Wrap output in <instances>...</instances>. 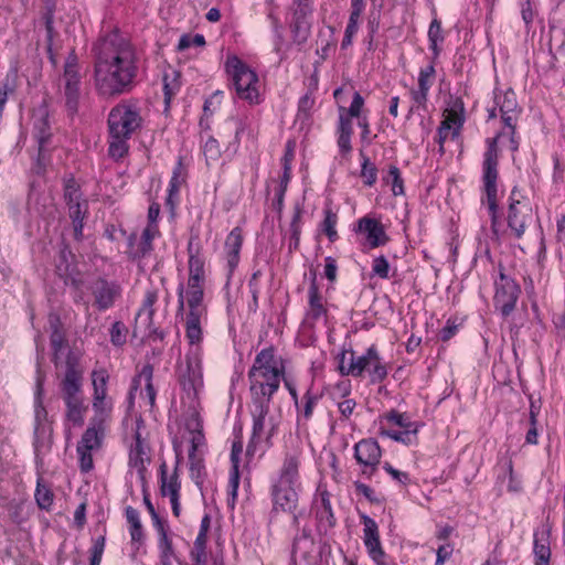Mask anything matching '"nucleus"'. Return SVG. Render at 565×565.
I'll use <instances>...</instances> for the list:
<instances>
[{"mask_svg": "<svg viewBox=\"0 0 565 565\" xmlns=\"http://www.w3.org/2000/svg\"><path fill=\"white\" fill-rule=\"evenodd\" d=\"M301 457L302 451L298 447L286 450L275 482L300 486Z\"/></svg>", "mask_w": 565, "mask_h": 565, "instance_id": "18", "label": "nucleus"}, {"mask_svg": "<svg viewBox=\"0 0 565 565\" xmlns=\"http://www.w3.org/2000/svg\"><path fill=\"white\" fill-rule=\"evenodd\" d=\"M494 102L500 110L503 125L508 128H516L521 108L518 106L515 93L512 89H508L501 95H495Z\"/></svg>", "mask_w": 565, "mask_h": 565, "instance_id": "21", "label": "nucleus"}, {"mask_svg": "<svg viewBox=\"0 0 565 565\" xmlns=\"http://www.w3.org/2000/svg\"><path fill=\"white\" fill-rule=\"evenodd\" d=\"M243 245V235L239 227H234L225 239L227 265L233 270L239 262V252Z\"/></svg>", "mask_w": 565, "mask_h": 565, "instance_id": "29", "label": "nucleus"}, {"mask_svg": "<svg viewBox=\"0 0 565 565\" xmlns=\"http://www.w3.org/2000/svg\"><path fill=\"white\" fill-rule=\"evenodd\" d=\"M308 305L309 309L307 317L312 321H318L321 317L327 316V308L323 303V298L320 294L316 278H313L308 288Z\"/></svg>", "mask_w": 565, "mask_h": 565, "instance_id": "28", "label": "nucleus"}, {"mask_svg": "<svg viewBox=\"0 0 565 565\" xmlns=\"http://www.w3.org/2000/svg\"><path fill=\"white\" fill-rule=\"evenodd\" d=\"M178 311L184 310V301L189 308L188 312L206 313V307L203 305L204 291H185L182 282L178 286Z\"/></svg>", "mask_w": 565, "mask_h": 565, "instance_id": "26", "label": "nucleus"}, {"mask_svg": "<svg viewBox=\"0 0 565 565\" xmlns=\"http://www.w3.org/2000/svg\"><path fill=\"white\" fill-rule=\"evenodd\" d=\"M43 392V385L42 380L38 379L36 384V409H35V427L33 433V448H34V455H35V462L38 466H43V458L42 455L44 452H47L51 449V436L45 438V427L40 422V415L43 413L46 414V411L42 406L41 395Z\"/></svg>", "mask_w": 565, "mask_h": 565, "instance_id": "14", "label": "nucleus"}, {"mask_svg": "<svg viewBox=\"0 0 565 565\" xmlns=\"http://www.w3.org/2000/svg\"><path fill=\"white\" fill-rule=\"evenodd\" d=\"M58 275L64 279V282L71 286L77 294L75 300L83 299V288L85 287V280L76 271V267L71 265L66 258V250L63 249L60 254V263L56 266Z\"/></svg>", "mask_w": 565, "mask_h": 565, "instance_id": "25", "label": "nucleus"}, {"mask_svg": "<svg viewBox=\"0 0 565 565\" xmlns=\"http://www.w3.org/2000/svg\"><path fill=\"white\" fill-rule=\"evenodd\" d=\"M110 342L115 347H121L126 343L128 329L121 321H116L113 323L110 330Z\"/></svg>", "mask_w": 565, "mask_h": 565, "instance_id": "53", "label": "nucleus"}, {"mask_svg": "<svg viewBox=\"0 0 565 565\" xmlns=\"http://www.w3.org/2000/svg\"><path fill=\"white\" fill-rule=\"evenodd\" d=\"M105 544L106 540L104 535H100L94 540L93 545L89 550V565H100L102 557L105 551Z\"/></svg>", "mask_w": 565, "mask_h": 565, "instance_id": "55", "label": "nucleus"}, {"mask_svg": "<svg viewBox=\"0 0 565 565\" xmlns=\"http://www.w3.org/2000/svg\"><path fill=\"white\" fill-rule=\"evenodd\" d=\"M34 499L41 510L49 511L53 504L54 493L42 477L38 478Z\"/></svg>", "mask_w": 565, "mask_h": 565, "instance_id": "38", "label": "nucleus"}, {"mask_svg": "<svg viewBox=\"0 0 565 565\" xmlns=\"http://www.w3.org/2000/svg\"><path fill=\"white\" fill-rule=\"evenodd\" d=\"M179 382L189 397L194 398L203 386L201 362L196 358H185L184 364L179 367Z\"/></svg>", "mask_w": 565, "mask_h": 565, "instance_id": "15", "label": "nucleus"}, {"mask_svg": "<svg viewBox=\"0 0 565 565\" xmlns=\"http://www.w3.org/2000/svg\"><path fill=\"white\" fill-rule=\"evenodd\" d=\"M354 231L365 236L367 246L370 248L384 246L390 241L384 225L379 220L373 217L363 216L359 218Z\"/></svg>", "mask_w": 565, "mask_h": 565, "instance_id": "19", "label": "nucleus"}, {"mask_svg": "<svg viewBox=\"0 0 565 565\" xmlns=\"http://www.w3.org/2000/svg\"><path fill=\"white\" fill-rule=\"evenodd\" d=\"M206 313L188 312L185 318V337L191 345L202 341L201 318Z\"/></svg>", "mask_w": 565, "mask_h": 565, "instance_id": "32", "label": "nucleus"}, {"mask_svg": "<svg viewBox=\"0 0 565 565\" xmlns=\"http://www.w3.org/2000/svg\"><path fill=\"white\" fill-rule=\"evenodd\" d=\"M225 72L239 99L249 104L259 103L258 76L236 55H230L225 62Z\"/></svg>", "mask_w": 565, "mask_h": 565, "instance_id": "6", "label": "nucleus"}, {"mask_svg": "<svg viewBox=\"0 0 565 565\" xmlns=\"http://www.w3.org/2000/svg\"><path fill=\"white\" fill-rule=\"evenodd\" d=\"M417 427L404 428V430H381L382 436H386L395 441L411 445L416 439Z\"/></svg>", "mask_w": 565, "mask_h": 565, "instance_id": "48", "label": "nucleus"}, {"mask_svg": "<svg viewBox=\"0 0 565 565\" xmlns=\"http://www.w3.org/2000/svg\"><path fill=\"white\" fill-rule=\"evenodd\" d=\"M64 200L66 205L83 201L79 184L73 175L64 179Z\"/></svg>", "mask_w": 565, "mask_h": 565, "instance_id": "43", "label": "nucleus"}, {"mask_svg": "<svg viewBox=\"0 0 565 565\" xmlns=\"http://www.w3.org/2000/svg\"><path fill=\"white\" fill-rule=\"evenodd\" d=\"M203 154L205 157L206 163L211 164L212 162H216L221 157V149L218 141L210 137L204 146H203Z\"/></svg>", "mask_w": 565, "mask_h": 565, "instance_id": "54", "label": "nucleus"}, {"mask_svg": "<svg viewBox=\"0 0 565 565\" xmlns=\"http://www.w3.org/2000/svg\"><path fill=\"white\" fill-rule=\"evenodd\" d=\"M158 546L160 551L161 565H172V558L175 557V554L172 541L169 536L159 537Z\"/></svg>", "mask_w": 565, "mask_h": 565, "instance_id": "52", "label": "nucleus"}, {"mask_svg": "<svg viewBox=\"0 0 565 565\" xmlns=\"http://www.w3.org/2000/svg\"><path fill=\"white\" fill-rule=\"evenodd\" d=\"M320 395L312 392V388H308L307 392L302 396L301 405L298 404L297 411L299 417L303 418L306 422L312 417L313 408L320 399Z\"/></svg>", "mask_w": 565, "mask_h": 565, "instance_id": "41", "label": "nucleus"}, {"mask_svg": "<svg viewBox=\"0 0 565 565\" xmlns=\"http://www.w3.org/2000/svg\"><path fill=\"white\" fill-rule=\"evenodd\" d=\"M313 546V540L309 529L303 527L294 537L292 542V554H300L306 557Z\"/></svg>", "mask_w": 565, "mask_h": 565, "instance_id": "36", "label": "nucleus"}, {"mask_svg": "<svg viewBox=\"0 0 565 565\" xmlns=\"http://www.w3.org/2000/svg\"><path fill=\"white\" fill-rule=\"evenodd\" d=\"M392 182V191L394 195L404 194V183L401 171L396 166H390L387 182Z\"/></svg>", "mask_w": 565, "mask_h": 565, "instance_id": "58", "label": "nucleus"}, {"mask_svg": "<svg viewBox=\"0 0 565 565\" xmlns=\"http://www.w3.org/2000/svg\"><path fill=\"white\" fill-rule=\"evenodd\" d=\"M337 223L338 215L331 209H326L324 218L321 223V230L328 236L330 242L338 239V233L335 230Z\"/></svg>", "mask_w": 565, "mask_h": 565, "instance_id": "47", "label": "nucleus"}, {"mask_svg": "<svg viewBox=\"0 0 565 565\" xmlns=\"http://www.w3.org/2000/svg\"><path fill=\"white\" fill-rule=\"evenodd\" d=\"M105 419L102 416H93L77 447L89 451L100 449L105 438Z\"/></svg>", "mask_w": 565, "mask_h": 565, "instance_id": "20", "label": "nucleus"}, {"mask_svg": "<svg viewBox=\"0 0 565 565\" xmlns=\"http://www.w3.org/2000/svg\"><path fill=\"white\" fill-rule=\"evenodd\" d=\"M152 250V243L138 239L137 235L132 233L128 237V250L127 254L132 260H140L148 256Z\"/></svg>", "mask_w": 565, "mask_h": 565, "instance_id": "34", "label": "nucleus"}, {"mask_svg": "<svg viewBox=\"0 0 565 565\" xmlns=\"http://www.w3.org/2000/svg\"><path fill=\"white\" fill-rule=\"evenodd\" d=\"M371 347L366 349L365 353L355 356V352L350 349H343L337 356L338 371L342 376L361 377L370 366V360L373 358Z\"/></svg>", "mask_w": 565, "mask_h": 565, "instance_id": "13", "label": "nucleus"}, {"mask_svg": "<svg viewBox=\"0 0 565 565\" xmlns=\"http://www.w3.org/2000/svg\"><path fill=\"white\" fill-rule=\"evenodd\" d=\"M383 469L394 479L396 480L399 484L402 486H406L411 481V478H409V475L407 472H404V471H399L397 469H395L391 463L388 462H385L383 465Z\"/></svg>", "mask_w": 565, "mask_h": 565, "instance_id": "64", "label": "nucleus"}, {"mask_svg": "<svg viewBox=\"0 0 565 565\" xmlns=\"http://www.w3.org/2000/svg\"><path fill=\"white\" fill-rule=\"evenodd\" d=\"M107 121L109 135L131 137L140 129L142 118L136 104L124 100L111 108Z\"/></svg>", "mask_w": 565, "mask_h": 565, "instance_id": "8", "label": "nucleus"}, {"mask_svg": "<svg viewBox=\"0 0 565 565\" xmlns=\"http://www.w3.org/2000/svg\"><path fill=\"white\" fill-rule=\"evenodd\" d=\"M516 192L518 188L514 186L510 195L507 222L514 237L520 239L525 233L526 222L531 218L532 209L529 204L515 198Z\"/></svg>", "mask_w": 565, "mask_h": 565, "instance_id": "12", "label": "nucleus"}, {"mask_svg": "<svg viewBox=\"0 0 565 565\" xmlns=\"http://www.w3.org/2000/svg\"><path fill=\"white\" fill-rule=\"evenodd\" d=\"M207 539L196 537L193 547L190 551V557L193 565H206L207 564V552H206Z\"/></svg>", "mask_w": 565, "mask_h": 565, "instance_id": "44", "label": "nucleus"}, {"mask_svg": "<svg viewBox=\"0 0 565 565\" xmlns=\"http://www.w3.org/2000/svg\"><path fill=\"white\" fill-rule=\"evenodd\" d=\"M390 264L384 255L377 256L373 259L372 264V274L382 279H387L390 277Z\"/></svg>", "mask_w": 565, "mask_h": 565, "instance_id": "60", "label": "nucleus"}, {"mask_svg": "<svg viewBox=\"0 0 565 565\" xmlns=\"http://www.w3.org/2000/svg\"><path fill=\"white\" fill-rule=\"evenodd\" d=\"M78 466L82 473H88L94 469L93 451L76 447Z\"/></svg>", "mask_w": 565, "mask_h": 565, "instance_id": "61", "label": "nucleus"}, {"mask_svg": "<svg viewBox=\"0 0 565 565\" xmlns=\"http://www.w3.org/2000/svg\"><path fill=\"white\" fill-rule=\"evenodd\" d=\"M382 457V450L379 443L373 439H362L354 446V458L360 465L371 467L370 475L376 469Z\"/></svg>", "mask_w": 565, "mask_h": 565, "instance_id": "22", "label": "nucleus"}, {"mask_svg": "<svg viewBox=\"0 0 565 565\" xmlns=\"http://www.w3.org/2000/svg\"><path fill=\"white\" fill-rule=\"evenodd\" d=\"M300 486L274 482L271 486L273 511L294 513L297 510Z\"/></svg>", "mask_w": 565, "mask_h": 565, "instance_id": "17", "label": "nucleus"}, {"mask_svg": "<svg viewBox=\"0 0 565 565\" xmlns=\"http://www.w3.org/2000/svg\"><path fill=\"white\" fill-rule=\"evenodd\" d=\"M87 288L94 296V305L99 311L111 308L121 295V287L115 280L97 277L88 282Z\"/></svg>", "mask_w": 565, "mask_h": 565, "instance_id": "11", "label": "nucleus"}, {"mask_svg": "<svg viewBox=\"0 0 565 565\" xmlns=\"http://www.w3.org/2000/svg\"><path fill=\"white\" fill-rule=\"evenodd\" d=\"M110 142L108 147V154L110 158L115 160H120L124 158L129 150V146L127 143V140L130 137H118L116 135H109Z\"/></svg>", "mask_w": 565, "mask_h": 565, "instance_id": "42", "label": "nucleus"}, {"mask_svg": "<svg viewBox=\"0 0 565 565\" xmlns=\"http://www.w3.org/2000/svg\"><path fill=\"white\" fill-rule=\"evenodd\" d=\"M94 67L138 65L136 50L118 31L102 36L93 47Z\"/></svg>", "mask_w": 565, "mask_h": 565, "instance_id": "3", "label": "nucleus"}, {"mask_svg": "<svg viewBox=\"0 0 565 565\" xmlns=\"http://www.w3.org/2000/svg\"><path fill=\"white\" fill-rule=\"evenodd\" d=\"M373 358L370 360V366L367 369L370 382L372 384L383 382L387 376V367L383 363L379 351L374 344L371 345V353Z\"/></svg>", "mask_w": 565, "mask_h": 565, "instance_id": "33", "label": "nucleus"}, {"mask_svg": "<svg viewBox=\"0 0 565 565\" xmlns=\"http://www.w3.org/2000/svg\"><path fill=\"white\" fill-rule=\"evenodd\" d=\"M205 45V38L202 34H183L178 43V51L182 52L191 46H204Z\"/></svg>", "mask_w": 565, "mask_h": 565, "instance_id": "57", "label": "nucleus"}, {"mask_svg": "<svg viewBox=\"0 0 565 565\" xmlns=\"http://www.w3.org/2000/svg\"><path fill=\"white\" fill-rule=\"evenodd\" d=\"M308 14H301L298 9H295L294 19L290 24L294 41L298 44H302L307 41L309 35V24L306 21Z\"/></svg>", "mask_w": 565, "mask_h": 565, "instance_id": "35", "label": "nucleus"}, {"mask_svg": "<svg viewBox=\"0 0 565 565\" xmlns=\"http://www.w3.org/2000/svg\"><path fill=\"white\" fill-rule=\"evenodd\" d=\"M362 523L364 525V529H363V532H364L363 541L364 540H372V537H380L379 526H377L376 522L372 518H370L367 515H363L362 516Z\"/></svg>", "mask_w": 565, "mask_h": 565, "instance_id": "63", "label": "nucleus"}, {"mask_svg": "<svg viewBox=\"0 0 565 565\" xmlns=\"http://www.w3.org/2000/svg\"><path fill=\"white\" fill-rule=\"evenodd\" d=\"M67 207L74 228V238L81 241L83 238L84 218L88 212V203L86 200H83L77 203L68 204Z\"/></svg>", "mask_w": 565, "mask_h": 565, "instance_id": "31", "label": "nucleus"}, {"mask_svg": "<svg viewBox=\"0 0 565 565\" xmlns=\"http://www.w3.org/2000/svg\"><path fill=\"white\" fill-rule=\"evenodd\" d=\"M109 375L105 369L93 371L92 373V380H93V390L94 394L97 395V398L106 397L107 396V382H108Z\"/></svg>", "mask_w": 565, "mask_h": 565, "instance_id": "46", "label": "nucleus"}, {"mask_svg": "<svg viewBox=\"0 0 565 565\" xmlns=\"http://www.w3.org/2000/svg\"><path fill=\"white\" fill-rule=\"evenodd\" d=\"M138 72V65L94 67L96 89L107 98L128 94L137 85Z\"/></svg>", "mask_w": 565, "mask_h": 565, "instance_id": "4", "label": "nucleus"}, {"mask_svg": "<svg viewBox=\"0 0 565 565\" xmlns=\"http://www.w3.org/2000/svg\"><path fill=\"white\" fill-rule=\"evenodd\" d=\"M321 504L317 508L316 518L318 521L319 531L328 532L337 524V519L334 516L331 502H330V493L328 491H323L320 494Z\"/></svg>", "mask_w": 565, "mask_h": 565, "instance_id": "27", "label": "nucleus"}, {"mask_svg": "<svg viewBox=\"0 0 565 565\" xmlns=\"http://www.w3.org/2000/svg\"><path fill=\"white\" fill-rule=\"evenodd\" d=\"M362 523L364 525V529H363V532H364L363 541L364 540H372V537H380L379 526H377L376 522L372 518H370L367 515H363L362 516Z\"/></svg>", "mask_w": 565, "mask_h": 565, "instance_id": "62", "label": "nucleus"}, {"mask_svg": "<svg viewBox=\"0 0 565 565\" xmlns=\"http://www.w3.org/2000/svg\"><path fill=\"white\" fill-rule=\"evenodd\" d=\"M189 249V278L204 279V260L198 254L192 253L191 244Z\"/></svg>", "mask_w": 565, "mask_h": 565, "instance_id": "51", "label": "nucleus"}, {"mask_svg": "<svg viewBox=\"0 0 565 565\" xmlns=\"http://www.w3.org/2000/svg\"><path fill=\"white\" fill-rule=\"evenodd\" d=\"M281 375L284 359L277 355L275 347L262 349L247 372L253 426L246 456H254L262 443H265L267 448L273 446L271 439L278 431V422L274 416H269V412L273 397L279 390Z\"/></svg>", "mask_w": 565, "mask_h": 565, "instance_id": "1", "label": "nucleus"}, {"mask_svg": "<svg viewBox=\"0 0 565 565\" xmlns=\"http://www.w3.org/2000/svg\"><path fill=\"white\" fill-rule=\"evenodd\" d=\"M239 487V471L235 469V471H231L230 473V480H228V499H227V505L231 509H234L236 498H237V491Z\"/></svg>", "mask_w": 565, "mask_h": 565, "instance_id": "59", "label": "nucleus"}, {"mask_svg": "<svg viewBox=\"0 0 565 565\" xmlns=\"http://www.w3.org/2000/svg\"><path fill=\"white\" fill-rule=\"evenodd\" d=\"M61 83L60 89L65 99V107L68 114L75 115L78 111L82 84L81 66L75 49L71 50L65 60Z\"/></svg>", "mask_w": 565, "mask_h": 565, "instance_id": "7", "label": "nucleus"}, {"mask_svg": "<svg viewBox=\"0 0 565 565\" xmlns=\"http://www.w3.org/2000/svg\"><path fill=\"white\" fill-rule=\"evenodd\" d=\"M32 134L38 141L39 153H38V173H41L42 161L45 158V151L51 143L52 128L50 122L49 109L46 105H41L34 109L32 115Z\"/></svg>", "mask_w": 565, "mask_h": 565, "instance_id": "9", "label": "nucleus"}, {"mask_svg": "<svg viewBox=\"0 0 565 565\" xmlns=\"http://www.w3.org/2000/svg\"><path fill=\"white\" fill-rule=\"evenodd\" d=\"M152 376H153V366L150 363H146L138 375L134 379V387L136 388L140 381H145V390L146 394L149 398V402L151 405L154 404L156 401V390L152 384Z\"/></svg>", "mask_w": 565, "mask_h": 565, "instance_id": "37", "label": "nucleus"}, {"mask_svg": "<svg viewBox=\"0 0 565 565\" xmlns=\"http://www.w3.org/2000/svg\"><path fill=\"white\" fill-rule=\"evenodd\" d=\"M435 74L436 71L434 62H431L426 67L422 68L418 75V88L429 90L434 84Z\"/></svg>", "mask_w": 565, "mask_h": 565, "instance_id": "56", "label": "nucleus"}, {"mask_svg": "<svg viewBox=\"0 0 565 565\" xmlns=\"http://www.w3.org/2000/svg\"><path fill=\"white\" fill-rule=\"evenodd\" d=\"M364 545L367 550L370 557L376 565H387L385 562V552L382 548L380 537H372V540H364Z\"/></svg>", "mask_w": 565, "mask_h": 565, "instance_id": "49", "label": "nucleus"}, {"mask_svg": "<svg viewBox=\"0 0 565 565\" xmlns=\"http://www.w3.org/2000/svg\"><path fill=\"white\" fill-rule=\"evenodd\" d=\"M360 154L362 157L361 177L363 179V183L366 186H372L377 179V168L370 161V158L366 157L363 151H361Z\"/></svg>", "mask_w": 565, "mask_h": 565, "instance_id": "50", "label": "nucleus"}, {"mask_svg": "<svg viewBox=\"0 0 565 565\" xmlns=\"http://www.w3.org/2000/svg\"><path fill=\"white\" fill-rule=\"evenodd\" d=\"M463 122V103L461 100H457L452 108L449 110L448 116L440 122L438 128L437 141L439 145L440 153L445 152L444 143L448 139L449 135H451V139L459 137Z\"/></svg>", "mask_w": 565, "mask_h": 565, "instance_id": "16", "label": "nucleus"}, {"mask_svg": "<svg viewBox=\"0 0 565 565\" xmlns=\"http://www.w3.org/2000/svg\"><path fill=\"white\" fill-rule=\"evenodd\" d=\"M125 513L127 522L130 525L131 541L141 544L143 541V531L138 510L129 505L125 509Z\"/></svg>", "mask_w": 565, "mask_h": 565, "instance_id": "39", "label": "nucleus"}, {"mask_svg": "<svg viewBox=\"0 0 565 565\" xmlns=\"http://www.w3.org/2000/svg\"><path fill=\"white\" fill-rule=\"evenodd\" d=\"M149 448L143 443L139 430L135 434V444L129 451V466L137 470L141 483H147V463L150 462Z\"/></svg>", "mask_w": 565, "mask_h": 565, "instance_id": "23", "label": "nucleus"}, {"mask_svg": "<svg viewBox=\"0 0 565 565\" xmlns=\"http://www.w3.org/2000/svg\"><path fill=\"white\" fill-rule=\"evenodd\" d=\"M50 326L52 362L57 370L60 367L63 370L62 374H57V376L60 377V392L66 406L65 416L75 426H82L87 406L84 404L83 397L84 367L81 363V356L70 349L65 361L62 362L60 354L67 345L65 333L58 318L51 320Z\"/></svg>", "mask_w": 565, "mask_h": 565, "instance_id": "2", "label": "nucleus"}, {"mask_svg": "<svg viewBox=\"0 0 565 565\" xmlns=\"http://www.w3.org/2000/svg\"><path fill=\"white\" fill-rule=\"evenodd\" d=\"M190 476L196 486L201 487L205 477V466L202 458L196 455L189 454Z\"/></svg>", "mask_w": 565, "mask_h": 565, "instance_id": "45", "label": "nucleus"}, {"mask_svg": "<svg viewBox=\"0 0 565 565\" xmlns=\"http://www.w3.org/2000/svg\"><path fill=\"white\" fill-rule=\"evenodd\" d=\"M181 484L178 476V467H175L173 473L168 477L167 465L162 462L160 465V493L162 497L169 495L170 498L180 497Z\"/></svg>", "mask_w": 565, "mask_h": 565, "instance_id": "30", "label": "nucleus"}, {"mask_svg": "<svg viewBox=\"0 0 565 565\" xmlns=\"http://www.w3.org/2000/svg\"><path fill=\"white\" fill-rule=\"evenodd\" d=\"M502 132H499L493 138H488L487 150L483 154L482 162V182H483V191L486 193V201L488 204V210L491 218V227L494 231L495 225L498 223V178H499V148L498 140L502 136Z\"/></svg>", "mask_w": 565, "mask_h": 565, "instance_id": "5", "label": "nucleus"}, {"mask_svg": "<svg viewBox=\"0 0 565 565\" xmlns=\"http://www.w3.org/2000/svg\"><path fill=\"white\" fill-rule=\"evenodd\" d=\"M520 292V286L507 276L500 266V280L495 281L494 303L503 317H508L514 310Z\"/></svg>", "mask_w": 565, "mask_h": 565, "instance_id": "10", "label": "nucleus"}, {"mask_svg": "<svg viewBox=\"0 0 565 565\" xmlns=\"http://www.w3.org/2000/svg\"><path fill=\"white\" fill-rule=\"evenodd\" d=\"M157 300H158V290L148 289L145 294L142 306L137 313L136 320L146 316V321L148 322V324L150 327L152 323L153 315H154L153 305L157 302Z\"/></svg>", "mask_w": 565, "mask_h": 565, "instance_id": "40", "label": "nucleus"}, {"mask_svg": "<svg viewBox=\"0 0 565 565\" xmlns=\"http://www.w3.org/2000/svg\"><path fill=\"white\" fill-rule=\"evenodd\" d=\"M534 565H550L551 563V527L543 525L533 533Z\"/></svg>", "mask_w": 565, "mask_h": 565, "instance_id": "24", "label": "nucleus"}]
</instances>
